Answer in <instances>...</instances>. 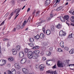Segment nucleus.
I'll list each match as a JSON object with an SVG mask.
<instances>
[{"label":"nucleus","instance_id":"1","mask_svg":"<svg viewBox=\"0 0 74 74\" xmlns=\"http://www.w3.org/2000/svg\"><path fill=\"white\" fill-rule=\"evenodd\" d=\"M27 22V21L25 20V21L24 23H23V25L21 26V25H18L16 26V28L17 29H21H21H23L25 26L26 25V23Z\"/></svg>","mask_w":74,"mask_h":74},{"label":"nucleus","instance_id":"11","mask_svg":"<svg viewBox=\"0 0 74 74\" xmlns=\"http://www.w3.org/2000/svg\"><path fill=\"white\" fill-rule=\"evenodd\" d=\"M70 60H66L64 61V63L65 65H66L67 66H68L69 64V62Z\"/></svg>","mask_w":74,"mask_h":74},{"label":"nucleus","instance_id":"29","mask_svg":"<svg viewBox=\"0 0 74 74\" xmlns=\"http://www.w3.org/2000/svg\"><path fill=\"white\" fill-rule=\"evenodd\" d=\"M29 41L30 42L32 43L34 41V40L33 38H29Z\"/></svg>","mask_w":74,"mask_h":74},{"label":"nucleus","instance_id":"64","mask_svg":"<svg viewBox=\"0 0 74 74\" xmlns=\"http://www.w3.org/2000/svg\"><path fill=\"white\" fill-rule=\"evenodd\" d=\"M7 47H10V44L9 43H8L7 45Z\"/></svg>","mask_w":74,"mask_h":74},{"label":"nucleus","instance_id":"44","mask_svg":"<svg viewBox=\"0 0 74 74\" xmlns=\"http://www.w3.org/2000/svg\"><path fill=\"white\" fill-rule=\"evenodd\" d=\"M64 48L66 51H68L69 49V47H65Z\"/></svg>","mask_w":74,"mask_h":74},{"label":"nucleus","instance_id":"27","mask_svg":"<svg viewBox=\"0 0 74 74\" xmlns=\"http://www.w3.org/2000/svg\"><path fill=\"white\" fill-rule=\"evenodd\" d=\"M63 8L62 6H60L58 8H57L55 11H59L60 10H62Z\"/></svg>","mask_w":74,"mask_h":74},{"label":"nucleus","instance_id":"42","mask_svg":"<svg viewBox=\"0 0 74 74\" xmlns=\"http://www.w3.org/2000/svg\"><path fill=\"white\" fill-rule=\"evenodd\" d=\"M53 69H56L57 67H56V65L55 64L52 67Z\"/></svg>","mask_w":74,"mask_h":74},{"label":"nucleus","instance_id":"26","mask_svg":"<svg viewBox=\"0 0 74 74\" xmlns=\"http://www.w3.org/2000/svg\"><path fill=\"white\" fill-rule=\"evenodd\" d=\"M40 36L39 35L37 34L36 36H35V38L36 40H39L40 39Z\"/></svg>","mask_w":74,"mask_h":74},{"label":"nucleus","instance_id":"55","mask_svg":"<svg viewBox=\"0 0 74 74\" xmlns=\"http://www.w3.org/2000/svg\"><path fill=\"white\" fill-rule=\"evenodd\" d=\"M13 15H14V14H13V13H11V14H10V16L12 17V16H13Z\"/></svg>","mask_w":74,"mask_h":74},{"label":"nucleus","instance_id":"8","mask_svg":"<svg viewBox=\"0 0 74 74\" xmlns=\"http://www.w3.org/2000/svg\"><path fill=\"white\" fill-rule=\"evenodd\" d=\"M25 54L22 51L19 52V56L20 58H23Z\"/></svg>","mask_w":74,"mask_h":74},{"label":"nucleus","instance_id":"31","mask_svg":"<svg viewBox=\"0 0 74 74\" xmlns=\"http://www.w3.org/2000/svg\"><path fill=\"white\" fill-rule=\"evenodd\" d=\"M69 12L71 14L74 15V10H72L71 11H69Z\"/></svg>","mask_w":74,"mask_h":74},{"label":"nucleus","instance_id":"34","mask_svg":"<svg viewBox=\"0 0 74 74\" xmlns=\"http://www.w3.org/2000/svg\"><path fill=\"white\" fill-rule=\"evenodd\" d=\"M71 21L72 22H73V21H74V16H72L71 18Z\"/></svg>","mask_w":74,"mask_h":74},{"label":"nucleus","instance_id":"39","mask_svg":"<svg viewBox=\"0 0 74 74\" xmlns=\"http://www.w3.org/2000/svg\"><path fill=\"white\" fill-rule=\"evenodd\" d=\"M29 50L27 49H24V52L25 53H26Z\"/></svg>","mask_w":74,"mask_h":74},{"label":"nucleus","instance_id":"3","mask_svg":"<svg viewBox=\"0 0 74 74\" xmlns=\"http://www.w3.org/2000/svg\"><path fill=\"white\" fill-rule=\"evenodd\" d=\"M14 67L15 69L17 70H19L21 69V66L18 63H16L14 64Z\"/></svg>","mask_w":74,"mask_h":74},{"label":"nucleus","instance_id":"35","mask_svg":"<svg viewBox=\"0 0 74 74\" xmlns=\"http://www.w3.org/2000/svg\"><path fill=\"white\" fill-rule=\"evenodd\" d=\"M47 55H48V56H50L51 55V53L50 51H48L46 53Z\"/></svg>","mask_w":74,"mask_h":74},{"label":"nucleus","instance_id":"40","mask_svg":"<svg viewBox=\"0 0 74 74\" xmlns=\"http://www.w3.org/2000/svg\"><path fill=\"white\" fill-rule=\"evenodd\" d=\"M49 62V60H46V63L47 65V66H49L50 64H48V63Z\"/></svg>","mask_w":74,"mask_h":74},{"label":"nucleus","instance_id":"6","mask_svg":"<svg viewBox=\"0 0 74 74\" xmlns=\"http://www.w3.org/2000/svg\"><path fill=\"white\" fill-rule=\"evenodd\" d=\"M6 63V60H0V66H3V65H4L5 63Z\"/></svg>","mask_w":74,"mask_h":74},{"label":"nucleus","instance_id":"32","mask_svg":"<svg viewBox=\"0 0 74 74\" xmlns=\"http://www.w3.org/2000/svg\"><path fill=\"white\" fill-rule=\"evenodd\" d=\"M8 60L10 62H11L14 60V58L12 57H10V58H8Z\"/></svg>","mask_w":74,"mask_h":74},{"label":"nucleus","instance_id":"28","mask_svg":"<svg viewBox=\"0 0 74 74\" xmlns=\"http://www.w3.org/2000/svg\"><path fill=\"white\" fill-rule=\"evenodd\" d=\"M47 45H48V43H47V42H44L42 44V45L43 47H45V46H46Z\"/></svg>","mask_w":74,"mask_h":74},{"label":"nucleus","instance_id":"51","mask_svg":"<svg viewBox=\"0 0 74 74\" xmlns=\"http://www.w3.org/2000/svg\"><path fill=\"white\" fill-rule=\"evenodd\" d=\"M8 73L9 74H12V72L11 71H8Z\"/></svg>","mask_w":74,"mask_h":74},{"label":"nucleus","instance_id":"14","mask_svg":"<svg viewBox=\"0 0 74 74\" xmlns=\"http://www.w3.org/2000/svg\"><path fill=\"white\" fill-rule=\"evenodd\" d=\"M21 9H20L19 8L17 9L14 11V13L16 14L17 15L21 11Z\"/></svg>","mask_w":74,"mask_h":74},{"label":"nucleus","instance_id":"62","mask_svg":"<svg viewBox=\"0 0 74 74\" xmlns=\"http://www.w3.org/2000/svg\"><path fill=\"white\" fill-rule=\"evenodd\" d=\"M35 67H36V69H37V68H38V66H37V65H36L35 66Z\"/></svg>","mask_w":74,"mask_h":74},{"label":"nucleus","instance_id":"49","mask_svg":"<svg viewBox=\"0 0 74 74\" xmlns=\"http://www.w3.org/2000/svg\"><path fill=\"white\" fill-rule=\"evenodd\" d=\"M16 28H14V29H13L12 32H16Z\"/></svg>","mask_w":74,"mask_h":74},{"label":"nucleus","instance_id":"30","mask_svg":"<svg viewBox=\"0 0 74 74\" xmlns=\"http://www.w3.org/2000/svg\"><path fill=\"white\" fill-rule=\"evenodd\" d=\"M12 74H16V70H15V69H12Z\"/></svg>","mask_w":74,"mask_h":74},{"label":"nucleus","instance_id":"36","mask_svg":"<svg viewBox=\"0 0 74 74\" xmlns=\"http://www.w3.org/2000/svg\"><path fill=\"white\" fill-rule=\"evenodd\" d=\"M28 44L31 47H33V46H34V44H32V43H28Z\"/></svg>","mask_w":74,"mask_h":74},{"label":"nucleus","instance_id":"59","mask_svg":"<svg viewBox=\"0 0 74 74\" xmlns=\"http://www.w3.org/2000/svg\"><path fill=\"white\" fill-rule=\"evenodd\" d=\"M68 65L69 66V67H70V66H74V64H70Z\"/></svg>","mask_w":74,"mask_h":74},{"label":"nucleus","instance_id":"24","mask_svg":"<svg viewBox=\"0 0 74 74\" xmlns=\"http://www.w3.org/2000/svg\"><path fill=\"white\" fill-rule=\"evenodd\" d=\"M64 42L63 41L61 42L60 43V45L62 47V48H64V47L63 45Z\"/></svg>","mask_w":74,"mask_h":74},{"label":"nucleus","instance_id":"46","mask_svg":"<svg viewBox=\"0 0 74 74\" xmlns=\"http://www.w3.org/2000/svg\"><path fill=\"white\" fill-rule=\"evenodd\" d=\"M58 52H62V50L60 48H58Z\"/></svg>","mask_w":74,"mask_h":74},{"label":"nucleus","instance_id":"38","mask_svg":"<svg viewBox=\"0 0 74 74\" xmlns=\"http://www.w3.org/2000/svg\"><path fill=\"white\" fill-rule=\"evenodd\" d=\"M46 60H47V58H46L45 57H43L42 58V61H44Z\"/></svg>","mask_w":74,"mask_h":74},{"label":"nucleus","instance_id":"57","mask_svg":"<svg viewBox=\"0 0 74 74\" xmlns=\"http://www.w3.org/2000/svg\"><path fill=\"white\" fill-rule=\"evenodd\" d=\"M9 14V13H7L5 15V17H7V16H8V15Z\"/></svg>","mask_w":74,"mask_h":74},{"label":"nucleus","instance_id":"48","mask_svg":"<svg viewBox=\"0 0 74 74\" xmlns=\"http://www.w3.org/2000/svg\"><path fill=\"white\" fill-rule=\"evenodd\" d=\"M45 22V20H43L41 21V22H38V23H39V25L42 22Z\"/></svg>","mask_w":74,"mask_h":74},{"label":"nucleus","instance_id":"25","mask_svg":"<svg viewBox=\"0 0 74 74\" xmlns=\"http://www.w3.org/2000/svg\"><path fill=\"white\" fill-rule=\"evenodd\" d=\"M69 52L70 54H73L74 52V49H71V50L69 51Z\"/></svg>","mask_w":74,"mask_h":74},{"label":"nucleus","instance_id":"41","mask_svg":"<svg viewBox=\"0 0 74 74\" xmlns=\"http://www.w3.org/2000/svg\"><path fill=\"white\" fill-rule=\"evenodd\" d=\"M73 36V33H71V34H69L68 36L69 38H71Z\"/></svg>","mask_w":74,"mask_h":74},{"label":"nucleus","instance_id":"17","mask_svg":"<svg viewBox=\"0 0 74 74\" xmlns=\"http://www.w3.org/2000/svg\"><path fill=\"white\" fill-rule=\"evenodd\" d=\"M33 52L34 53V54L37 55L39 53H40V51L38 50H35Z\"/></svg>","mask_w":74,"mask_h":74},{"label":"nucleus","instance_id":"47","mask_svg":"<svg viewBox=\"0 0 74 74\" xmlns=\"http://www.w3.org/2000/svg\"><path fill=\"white\" fill-rule=\"evenodd\" d=\"M4 23H5V21H3L1 23L0 25V26H2V25H4Z\"/></svg>","mask_w":74,"mask_h":74},{"label":"nucleus","instance_id":"10","mask_svg":"<svg viewBox=\"0 0 74 74\" xmlns=\"http://www.w3.org/2000/svg\"><path fill=\"white\" fill-rule=\"evenodd\" d=\"M26 60L27 59L26 58H22L20 61V63H21V64H24V63H26Z\"/></svg>","mask_w":74,"mask_h":74},{"label":"nucleus","instance_id":"16","mask_svg":"<svg viewBox=\"0 0 74 74\" xmlns=\"http://www.w3.org/2000/svg\"><path fill=\"white\" fill-rule=\"evenodd\" d=\"M40 37L41 39H43L45 37V35L43 33H41L40 34Z\"/></svg>","mask_w":74,"mask_h":74},{"label":"nucleus","instance_id":"20","mask_svg":"<svg viewBox=\"0 0 74 74\" xmlns=\"http://www.w3.org/2000/svg\"><path fill=\"white\" fill-rule=\"evenodd\" d=\"M65 20H66L67 21H69V17L68 15H65L64 18Z\"/></svg>","mask_w":74,"mask_h":74},{"label":"nucleus","instance_id":"2","mask_svg":"<svg viewBox=\"0 0 74 74\" xmlns=\"http://www.w3.org/2000/svg\"><path fill=\"white\" fill-rule=\"evenodd\" d=\"M57 66L58 67H63V64L62 62L60 61H58L57 62Z\"/></svg>","mask_w":74,"mask_h":74},{"label":"nucleus","instance_id":"5","mask_svg":"<svg viewBox=\"0 0 74 74\" xmlns=\"http://www.w3.org/2000/svg\"><path fill=\"white\" fill-rule=\"evenodd\" d=\"M59 34L61 37H63L66 34L65 32H63V30H61L59 32Z\"/></svg>","mask_w":74,"mask_h":74},{"label":"nucleus","instance_id":"9","mask_svg":"<svg viewBox=\"0 0 74 74\" xmlns=\"http://www.w3.org/2000/svg\"><path fill=\"white\" fill-rule=\"evenodd\" d=\"M22 71L24 74H27L29 73V71L26 68H23Z\"/></svg>","mask_w":74,"mask_h":74},{"label":"nucleus","instance_id":"45","mask_svg":"<svg viewBox=\"0 0 74 74\" xmlns=\"http://www.w3.org/2000/svg\"><path fill=\"white\" fill-rule=\"evenodd\" d=\"M51 18H52L50 17H47L46 18V19L47 20V21H50V20H51Z\"/></svg>","mask_w":74,"mask_h":74},{"label":"nucleus","instance_id":"21","mask_svg":"<svg viewBox=\"0 0 74 74\" xmlns=\"http://www.w3.org/2000/svg\"><path fill=\"white\" fill-rule=\"evenodd\" d=\"M46 33L47 35H49L51 34V31L49 30H47L46 31Z\"/></svg>","mask_w":74,"mask_h":74},{"label":"nucleus","instance_id":"19","mask_svg":"<svg viewBox=\"0 0 74 74\" xmlns=\"http://www.w3.org/2000/svg\"><path fill=\"white\" fill-rule=\"evenodd\" d=\"M60 18L61 21H62V22H65V20H64V17H63L61 16H60Z\"/></svg>","mask_w":74,"mask_h":74},{"label":"nucleus","instance_id":"12","mask_svg":"<svg viewBox=\"0 0 74 74\" xmlns=\"http://www.w3.org/2000/svg\"><path fill=\"white\" fill-rule=\"evenodd\" d=\"M50 3H51L50 0H47L45 2V6H48Z\"/></svg>","mask_w":74,"mask_h":74},{"label":"nucleus","instance_id":"18","mask_svg":"<svg viewBox=\"0 0 74 74\" xmlns=\"http://www.w3.org/2000/svg\"><path fill=\"white\" fill-rule=\"evenodd\" d=\"M45 67V66L43 64L40 65V70H42L43 71L44 70V68Z\"/></svg>","mask_w":74,"mask_h":74},{"label":"nucleus","instance_id":"63","mask_svg":"<svg viewBox=\"0 0 74 74\" xmlns=\"http://www.w3.org/2000/svg\"><path fill=\"white\" fill-rule=\"evenodd\" d=\"M33 49H36V46H34V47H33Z\"/></svg>","mask_w":74,"mask_h":74},{"label":"nucleus","instance_id":"50","mask_svg":"<svg viewBox=\"0 0 74 74\" xmlns=\"http://www.w3.org/2000/svg\"><path fill=\"white\" fill-rule=\"evenodd\" d=\"M42 30L44 33H45V29L44 28H43Z\"/></svg>","mask_w":74,"mask_h":74},{"label":"nucleus","instance_id":"22","mask_svg":"<svg viewBox=\"0 0 74 74\" xmlns=\"http://www.w3.org/2000/svg\"><path fill=\"white\" fill-rule=\"evenodd\" d=\"M38 58V56H37V55H35L34 56H32V58L34 59H36Z\"/></svg>","mask_w":74,"mask_h":74},{"label":"nucleus","instance_id":"37","mask_svg":"<svg viewBox=\"0 0 74 74\" xmlns=\"http://www.w3.org/2000/svg\"><path fill=\"white\" fill-rule=\"evenodd\" d=\"M51 30L52 32H53V31L55 30V27H54L53 26L52 27H51Z\"/></svg>","mask_w":74,"mask_h":74},{"label":"nucleus","instance_id":"54","mask_svg":"<svg viewBox=\"0 0 74 74\" xmlns=\"http://www.w3.org/2000/svg\"><path fill=\"white\" fill-rule=\"evenodd\" d=\"M3 41H7L8 40V39L6 38H5L3 39Z\"/></svg>","mask_w":74,"mask_h":74},{"label":"nucleus","instance_id":"56","mask_svg":"<svg viewBox=\"0 0 74 74\" xmlns=\"http://www.w3.org/2000/svg\"><path fill=\"white\" fill-rule=\"evenodd\" d=\"M30 8H28L27 10V12H28L29 11H30Z\"/></svg>","mask_w":74,"mask_h":74},{"label":"nucleus","instance_id":"43","mask_svg":"<svg viewBox=\"0 0 74 74\" xmlns=\"http://www.w3.org/2000/svg\"><path fill=\"white\" fill-rule=\"evenodd\" d=\"M36 10L35 9L34 11L33 12L32 15H35V14H36Z\"/></svg>","mask_w":74,"mask_h":74},{"label":"nucleus","instance_id":"52","mask_svg":"<svg viewBox=\"0 0 74 74\" xmlns=\"http://www.w3.org/2000/svg\"><path fill=\"white\" fill-rule=\"evenodd\" d=\"M19 15V14H18L17 15L16 14L15 18H14V19H16V18H17V17H18V15Z\"/></svg>","mask_w":74,"mask_h":74},{"label":"nucleus","instance_id":"15","mask_svg":"<svg viewBox=\"0 0 74 74\" xmlns=\"http://www.w3.org/2000/svg\"><path fill=\"white\" fill-rule=\"evenodd\" d=\"M21 48V47L19 45H17L16 46V51H20V49Z\"/></svg>","mask_w":74,"mask_h":74},{"label":"nucleus","instance_id":"60","mask_svg":"<svg viewBox=\"0 0 74 74\" xmlns=\"http://www.w3.org/2000/svg\"><path fill=\"white\" fill-rule=\"evenodd\" d=\"M71 26H74V23H72L71 24Z\"/></svg>","mask_w":74,"mask_h":74},{"label":"nucleus","instance_id":"13","mask_svg":"<svg viewBox=\"0 0 74 74\" xmlns=\"http://www.w3.org/2000/svg\"><path fill=\"white\" fill-rule=\"evenodd\" d=\"M12 53L13 55H16L17 54V51L16 49H13L12 50Z\"/></svg>","mask_w":74,"mask_h":74},{"label":"nucleus","instance_id":"23","mask_svg":"<svg viewBox=\"0 0 74 74\" xmlns=\"http://www.w3.org/2000/svg\"><path fill=\"white\" fill-rule=\"evenodd\" d=\"M56 27L58 29H60L62 27V26L60 23H59L57 25H56Z\"/></svg>","mask_w":74,"mask_h":74},{"label":"nucleus","instance_id":"58","mask_svg":"<svg viewBox=\"0 0 74 74\" xmlns=\"http://www.w3.org/2000/svg\"><path fill=\"white\" fill-rule=\"evenodd\" d=\"M36 46L35 48L36 49H38V48H40V47L38 46Z\"/></svg>","mask_w":74,"mask_h":74},{"label":"nucleus","instance_id":"33","mask_svg":"<svg viewBox=\"0 0 74 74\" xmlns=\"http://www.w3.org/2000/svg\"><path fill=\"white\" fill-rule=\"evenodd\" d=\"M40 12L39 11H37L36 12V16H38L40 15Z\"/></svg>","mask_w":74,"mask_h":74},{"label":"nucleus","instance_id":"53","mask_svg":"<svg viewBox=\"0 0 74 74\" xmlns=\"http://www.w3.org/2000/svg\"><path fill=\"white\" fill-rule=\"evenodd\" d=\"M12 4H13V5H14V4H15V2L14 1H11Z\"/></svg>","mask_w":74,"mask_h":74},{"label":"nucleus","instance_id":"61","mask_svg":"<svg viewBox=\"0 0 74 74\" xmlns=\"http://www.w3.org/2000/svg\"><path fill=\"white\" fill-rule=\"evenodd\" d=\"M50 17L51 18H53V15H52V14H50Z\"/></svg>","mask_w":74,"mask_h":74},{"label":"nucleus","instance_id":"7","mask_svg":"<svg viewBox=\"0 0 74 74\" xmlns=\"http://www.w3.org/2000/svg\"><path fill=\"white\" fill-rule=\"evenodd\" d=\"M47 73H50L51 74H58L56 71H53L51 70H49L46 71Z\"/></svg>","mask_w":74,"mask_h":74},{"label":"nucleus","instance_id":"4","mask_svg":"<svg viewBox=\"0 0 74 74\" xmlns=\"http://www.w3.org/2000/svg\"><path fill=\"white\" fill-rule=\"evenodd\" d=\"M33 55V53L31 51H29L27 53V56L29 59H32V57Z\"/></svg>","mask_w":74,"mask_h":74}]
</instances>
